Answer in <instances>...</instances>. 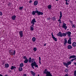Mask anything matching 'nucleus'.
Masks as SVG:
<instances>
[{"label":"nucleus","mask_w":76,"mask_h":76,"mask_svg":"<svg viewBox=\"0 0 76 76\" xmlns=\"http://www.w3.org/2000/svg\"><path fill=\"white\" fill-rule=\"evenodd\" d=\"M36 13H37L38 15H42L44 14V13L43 12L40 11H39L38 10H36L35 11H33L31 13L32 15H33V16L35 15Z\"/></svg>","instance_id":"f257e3e1"},{"label":"nucleus","mask_w":76,"mask_h":76,"mask_svg":"<svg viewBox=\"0 0 76 76\" xmlns=\"http://www.w3.org/2000/svg\"><path fill=\"white\" fill-rule=\"evenodd\" d=\"M43 74H46L45 76H53L50 72L48 71L47 69H45L43 71Z\"/></svg>","instance_id":"f03ea898"},{"label":"nucleus","mask_w":76,"mask_h":76,"mask_svg":"<svg viewBox=\"0 0 76 76\" xmlns=\"http://www.w3.org/2000/svg\"><path fill=\"white\" fill-rule=\"evenodd\" d=\"M63 64L66 67H68V66L72 64V62L71 61H69L67 63L66 62H64Z\"/></svg>","instance_id":"7ed1b4c3"},{"label":"nucleus","mask_w":76,"mask_h":76,"mask_svg":"<svg viewBox=\"0 0 76 76\" xmlns=\"http://www.w3.org/2000/svg\"><path fill=\"white\" fill-rule=\"evenodd\" d=\"M69 59H71V58H72L73 60H75L76 61V56L75 55H72L69 56L68 58Z\"/></svg>","instance_id":"20e7f679"},{"label":"nucleus","mask_w":76,"mask_h":76,"mask_svg":"<svg viewBox=\"0 0 76 76\" xmlns=\"http://www.w3.org/2000/svg\"><path fill=\"white\" fill-rule=\"evenodd\" d=\"M23 59H25V61H24V63H27L28 62V61H29V59H28V58L26 57V56H23Z\"/></svg>","instance_id":"39448f33"},{"label":"nucleus","mask_w":76,"mask_h":76,"mask_svg":"<svg viewBox=\"0 0 76 76\" xmlns=\"http://www.w3.org/2000/svg\"><path fill=\"white\" fill-rule=\"evenodd\" d=\"M9 53L10 55L12 56H13V55H15V53H16V52L15 50H14V52L12 51V50H9Z\"/></svg>","instance_id":"423d86ee"},{"label":"nucleus","mask_w":76,"mask_h":76,"mask_svg":"<svg viewBox=\"0 0 76 76\" xmlns=\"http://www.w3.org/2000/svg\"><path fill=\"white\" fill-rule=\"evenodd\" d=\"M19 34L20 38H22V37H23V32L22 31H20L19 32Z\"/></svg>","instance_id":"0eeeda50"},{"label":"nucleus","mask_w":76,"mask_h":76,"mask_svg":"<svg viewBox=\"0 0 76 76\" xmlns=\"http://www.w3.org/2000/svg\"><path fill=\"white\" fill-rule=\"evenodd\" d=\"M60 16H59V19L58 20V22H61V17L63 16L62 15V12H60Z\"/></svg>","instance_id":"6e6552de"},{"label":"nucleus","mask_w":76,"mask_h":76,"mask_svg":"<svg viewBox=\"0 0 76 76\" xmlns=\"http://www.w3.org/2000/svg\"><path fill=\"white\" fill-rule=\"evenodd\" d=\"M62 27L63 28H64L65 30H66V29H67V26H66V24L64 23H63Z\"/></svg>","instance_id":"1a4fd4ad"},{"label":"nucleus","mask_w":76,"mask_h":76,"mask_svg":"<svg viewBox=\"0 0 76 76\" xmlns=\"http://www.w3.org/2000/svg\"><path fill=\"white\" fill-rule=\"evenodd\" d=\"M62 33H61V32L59 31L57 34H56L57 36L58 37H62Z\"/></svg>","instance_id":"9d476101"},{"label":"nucleus","mask_w":76,"mask_h":76,"mask_svg":"<svg viewBox=\"0 0 76 76\" xmlns=\"http://www.w3.org/2000/svg\"><path fill=\"white\" fill-rule=\"evenodd\" d=\"M37 21L35 20V19L34 18L32 20L31 22V23H33V24H35L34 23H36Z\"/></svg>","instance_id":"9b49d317"},{"label":"nucleus","mask_w":76,"mask_h":76,"mask_svg":"<svg viewBox=\"0 0 76 76\" xmlns=\"http://www.w3.org/2000/svg\"><path fill=\"white\" fill-rule=\"evenodd\" d=\"M66 34H67V36L69 37H70L71 36V32L70 31H68L66 32Z\"/></svg>","instance_id":"f8f14e48"},{"label":"nucleus","mask_w":76,"mask_h":76,"mask_svg":"<svg viewBox=\"0 0 76 76\" xmlns=\"http://www.w3.org/2000/svg\"><path fill=\"white\" fill-rule=\"evenodd\" d=\"M30 72L32 76H35L36 75V73L34 72L33 71H31Z\"/></svg>","instance_id":"ddd939ff"},{"label":"nucleus","mask_w":76,"mask_h":76,"mask_svg":"<svg viewBox=\"0 0 76 76\" xmlns=\"http://www.w3.org/2000/svg\"><path fill=\"white\" fill-rule=\"evenodd\" d=\"M71 41H72V39L71 38H69V39L68 41V44H72Z\"/></svg>","instance_id":"4468645a"},{"label":"nucleus","mask_w":76,"mask_h":76,"mask_svg":"<svg viewBox=\"0 0 76 76\" xmlns=\"http://www.w3.org/2000/svg\"><path fill=\"white\" fill-rule=\"evenodd\" d=\"M33 63L35 67H37L38 68V65L37 64L36 62L34 61V62H33Z\"/></svg>","instance_id":"2eb2a0df"},{"label":"nucleus","mask_w":76,"mask_h":76,"mask_svg":"<svg viewBox=\"0 0 76 76\" xmlns=\"http://www.w3.org/2000/svg\"><path fill=\"white\" fill-rule=\"evenodd\" d=\"M16 16L15 15H14L11 18L12 20H15L16 19Z\"/></svg>","instance_id":"dca6fc26"},{"label":"nucleus","mask_w":76,"mask_h":76,"mask_svg":"<svg viewBox=\"0 0 76 76\" xmlns=\"http://www.w3.org/2000/svg\"><path fill=\"white\" fill-rule=\"evenodd\" d=\"M67 43V40H66V39H64V46H65L66 45V44Z\"/></svg>","instance_id":"f3484780"},{"label":"nucleus","mask_w":76,"mask_h":76,"mask_svg":"<svg viewBox=\"0 0 76 76\" xmlns=\"http://www.w3.org/2000/svg\"><path fill=\"white\" fill-rule=\"evenodd\" d=\"M67 48L69 49H72V45H69L67 46Z\"/></svg>","instance_id":"a211bd4d"},{"label":"nucleus","mask_w":76,"mask_h":76,"mask_svg":"<svg viewBox=\"0 0 76 76\" xmlns=\"http://www.w3.org/2000/svg\"><path fill=\"white\" fill-rule=\"evenodd\" d=\"M5 67H6V68H7L9 67V64H5Z\"/></svg>","instance_id":"6ab92c4d"},{"label":"nucleus","mask_w":76,"mask_h":76,"mask_svg":"<svg viewBox=\"0 0 76 76\" xmlns=\"http://www.w3.org/2000/svg\"><path fill=\"white\" fill-rule=\"evenodd\" d=\"M72 45L73 47H76V42H73L72 43Z\"/></svg>","instance_id":"aec40b11"},{"label":"nucleus","mask_w":76,"mask_h":76,"mask_svg":"<svg viewBox=\"0 0 76 76\" xmlns=\"http://www.w3.org/2000/svg\"><path fill=\"white\" fill-rule=\"evenodd\" d=\"M66 35L67 34H66V33H62V37H66Z\"/></svg>","instance_id":"412c9836"},{"label":"nucleus","mask_w":76,"mask_h":76,"mask_svg":"<svg viewBox=\"0 0 76 76\" xmlns=\"http://www.w3.org/2000/svg\"><path fill=\"white\" fill-rule=\"evenodd\" d=\"M34 4L35 6H37L38 4V1H35L34 3Z\"/></svg>","instance_id":"4be33fe9"},{"label":"nucleus","mask_w":76,"mask_h":76,"mask_svg":"<svg viewBox=\"0 0 76 76\" xmlns=\"http://www.w3.org/2000/svg\"><path fill=\"white\" fill-rule=\"evenodd\" d=\"M35 59H34V58H32L31 59V61H30V63L31 62V63H33V62H34V61H35Z\"/></svg>","instance_id":"5701e85b"},{"label":"nucleus","mask_w":76,"mask_h":76,"mask_svg":"<svg viewBox=\"0 0 76 76\" xmlns=\"http://www.w3.org/2000/svg\"><path fill=\"white\" fill-rule=\"evenodd\" d=\"M18 70L20 72H21V71H22V70H23L22 68V67H20L19 66Z\"/></svg>","instance_id":"b1692460"},{"label":"nucleus","mask_w":76,"mask_h":76,"mask_svg":"<svg viewBox=\"0 0 76 76\" xmlns=\"http://www.w3.org/2000/svg\"><path fill=\"white\" fill-rule=\"evenodd\" d=\"M36 40V38L35 37H33L32 38V41L33 42H35Z\"/></svg>","instance_id":"393cba45"},{"label":"nucleus","mask_w":76,"mask_h":76,"mask_svg":"<svg viewBox=\"0 0 76 76\" xmlns=\"http://www.w3.org/2000/svg\"><path fill=\"white\" fill-rule=\"evenodd\" d=\"M51 7H52L51 5H49L48 6V8L49 9H51Z\"/></svg>","instance_id":"a878e982"},{"label":"nucleus","mask_w":76,"mask_h":76,"mask_svg":"<svg viewBox=\"0 0 76 76\" xmlns=\"http://www.w3.org/2000/svg\"><path fill=\"white\" fill-rule=\"evenodd\" d=\"M31 67H32V68H33V69H34V63H31Z\"/></svg>","instance_id":"bb28decb"},{"label":"nucleus","mask_w":76,"mask_h":76,"mask_svg":"<svg viewBox=\"0 0 76 76\" xmlns=\"http://www.w3.org/2000/svg\"><path fill=\"white\" fill-rule=\"evenodd\" d=\"M16 67L13 66H12L11 68V70H13L14 69H16Z\"/></svg>","instance_id":"cd10ccee"},{"label":"nucleus","mask_w":76,"mask_h":76,"mask_svg":"<svg viewBox=\"0 0 76 76\" xmlns=\"http://www.w3.org/2000/svg\"><path fill=\"white\" fill-rule=\"evenodd\" d=\"M53 39L55 41H57V38H56L55 37H52Z\"/></svg>","instance_id":"c85d7f7f"},{"label":"nucleus","mask_w":76,"mask_h":76,"mask_svg":"<svg viewBox=\"0 0 76 76\" xmlns=\"http://www.w3.org/2000/svg\"><path fill=\"white\" fill-rule=\"evenodd\" d=\"M23 66V63H21L20 64V67H22Z\"/></svg>","instance_id":"c756f323"},{"label":"nucleus","mask_w":76,"mask_h":76,"mask_svg":"<svg viewBox=\"0 0 76 76\" xmlns=\"http://www.w3.org/2000/svg\"><path fill=\"white\" fill-rule=\"evenodd\" d=\"M31 31H34V28L32 27H30V29Z\"/></svg>","instance_id":"7c9ffc66"},{"label":"nucleus","mask_w":76,"mask_h":76,"mask_svg":"<svg viewBox=\"0 0 76 76\" xmlns=\"http://www.w3.org/2000/svg\"><path fill=\"white\" fill-rule=\"evenodd\" d=\"M28 59L29 60V63H30V61H31V60L32 59V58H31V57H30Z\"/></svg>","instance_id":"2f4dec72"},{"label":"nucleus","mask_w":76,"mask_h":76,"mask_svg":"<svg viewBox=\"0 0 76 76\" xmlns=\"http://www.w3.org/2000/svg\"><path fill=\"white\" fill-rule=\"evenodd\" d=\"M33 50H34V51H36L37 50V48H33Z\"/></svg>","instance_id":"473e14b6"},{"label":"nucleus","mask_w":76,"mask_h":76,"mask_svg":"<svg viewBox=\"0 0 76 76\" xmlns=\"http://www.w3.org/2000/svg\"><path fill=\"white\" fill-rule=\"evenodd\" d=\"M23 7H19V9L20 10H22V9H23Z\"/></svg>","instance_id":"72a5a7b5"},{"label":"nucleus","mask_w":76,"mask_h":76,"mask_svg":"<svg viewBox=\"0 0 76 76\" xmlns=\"http://www.w3.org/2000/svg\"><path fill=\"white\" fill-rule=\"evenodd\" d=\"M74 76H76V70L74 71Z\"/></svg>","instance_id":"f704fd0d"},{"label":"nucleus","mask_w":76,"mask_h":76,"mask_svg":"<svg viewBox=\"0 0 76 76\" xmlns=\"http://www.w3.org/2000/svg\"><path fill=\"white\" fill-rule=\"evenodd\" d=\"M51 19L53 20H55L56 19V18L54 17H53Z\"/></svg>","instance_id":"c9c22d12"},{"label":"nucleus","mask_w":76,"mask_h":76,"mask_svg":"<svg viewBox=\"0 0 76 76\" xmlns=\"http://www.w3.org/2000/svg\"><path fill=\"white\" fill-rule=\"evenodd\" d=\"M69 71V69H65V72H67Z\"/></svg>","instance_id":"e433bc0d"},{"label":"nucleus","mask_w":76,"mask_h":76,"mask_svg":"<svg viewBox=\"0 0 76 76\" xmlns=\"http://www.w3.org/2000/svg\"><path fill=\"white\" fill-rule=\"evenodd\" d=\"M65 1H66V3H65L66 4V5H68L69 4V3H67V1L66 0Z\"/></svg>","instance_id":"4c0bfd02"},{"label":"nucleus","mask_w":76,"mask_h":76,"mask_svg":"<svg viewBox=\"0 0 76 76\" xmlns=\"http://www.w3.org/2000/svg\"><path fill=\"white\" fill-rule=\"evenodd\" d=\"M3 15V13H2V12H0V16H2Z\"/></svg>","instance_id":"58836bf2"},{"label":"nucleus","mask_w":76,"mask_h":76,"mask_svg":"<svg viewBox=\"0 0 76 76\" xmlns=\"http://www.w3.org/2000/svg\"><path fill=\"white\" fill-rule=\"evenodd\" d=\"M29 3H32V0H30L29 1H28Z\"/></svg>","instance_id":"ea45409f"},{"label":"nucleus","mask_w":76,"mask_h":76,"mask_svg":"<svg viewBox=\"0 0 76 76\" xmlns=\"http://www.w3.org/2000/svg\"><path fill=\"white\" fill-rule=\"evenodd\" d=\"M51 35H52V38L53 37H54V35H53V32L52 33Z\"/></svg>","instance_id":"a19ab883"},{"label":"nucleus","mask_w":76,"mask_h":76,"mask_svg":"<svg viewBox=\"0 0 76 76\" xmlns=\"http://www.w3.org/2000/svg\"><path fill=\"white\" fill-rule=\"evenodd\" d=\"M72 26L73 28H75V26L74 25H72Z\"/></svg>","instance_id":"79ce46f5"},{"label":"nucleus","mask_w":76,"mask_h":76,"mask_svg":"<svg viewBox=\"0 0 76 76\" xmlns=\"http://www.w3.org/2000/svg\"><path fill=\"white\" fill-rule=\"evenodd\" d=\"M23 76H27V75H26V74H24V75H23Z\"/></svg>","instance_id":"37998d69"},{"label":"nucleus","mask_w":76,"mask_h":76,"mask_svg":"<svg viewBox=\"0 0 76 76\" xmlns=\"http://www.w3.org/2000/svg\"><path fill=\"white\" fill-rule=\"evenodd\" d=\"M39 61H41V57H39Z\"/></svg>","instance_id":"c03bdc74"},{"label":"nucleus","mask_w":76,"mask_h":76,"mask_svg":"<svg viewBox=\"0 0 76 76\" xmlns=\"http://www.w3.org/2000/svg\"><path fill=\"white\" fill-rule=\"evenodd\" d=\"M31 24H32V26L34 27V24H35L31 23Z\"/></svg>","instance_id":"a18cd8bd"},{"label":"nucleus","mask_w":76,"mask_h":76,"mask_svg":"<svg viewBox=\"0 0 76 76\" xmlns=\"http://www.w3.org/2000/svg\"><path fill=\"white\" fill-rule=\"evenodd\" d=\"M74 64H75V65L76 66V62H75V63L74 62Z\"/></svg>","instance_id":"49530a36"},{"label":"nucleus","mask_w":76,"mask_h":76,"mask_svg":"<svg viewBox=\"0 0 76 76\" xmlns=\"http://www.w3.org/2000/svg\"><path fill=\"white\" fill-rule=\"evenodd\" d=\"M74 61V60H73V59H71V61Z\"/></svg>","instance_id":"de8ad7c7"},{"label":"nucleus","mask_w":76,"mask_h":76,"mask_svg":"<svg viewBox=\"0 0 76 76\" xmlns=\"http://www.w3.org/2000/svg\"><path fill=\"white\" fill-rule=\"evenodd\" d=\"M39 64H41V61H39Z\"/></svg>","instance_id":"09e8293b"},{"label":"nucleus","mask_w":76,"mask_h":76,"mask_svg":"<svg viewBox=\"0 0 76 76\" xmlns=\"http://www.w3.org/2000/svg\"><path fill=\"white\" fill-rule=\"evenodd\" d=\"M44 45V46H46V43Z\"/></svg>","instance_id":"8fccbe9b"},{"label":"nucleus","mask_w":76,"mask_h":76,"mask_svg":"<svg viewBox=\"0 0 76 76\" xmlns=\"http://www.w3.org/2000/svg\"><path fill=\"white\" fill-rule=\"evenodd\" d=\"M59 23H61V21H60L59 22Z\"/></svg>","instance_id":"3c124183"},{"label":"nucleus","mask_w":76,"mask_h":76,"mask_svg":"<svg viewBox=\"0 0 76 76\" xmlns=\"http://www.w3.org/2000/svg\"><path fill=\"white\" fill-rule=\"evenodd\" d=\"M0 76H3V75H1V74H0Z\"/></svg>","instance_id":"603ef678"},{"label":"nucleus","mask_w":76,"mask_h":76,"mask_svg":"<svg viewBox=\"0 0 76 76\" xmlns=\"http://www.w3.org/2000/svg\"><path fill=\"white\" fill-rule=\"evenodd\" d=\"M56 1H58V0H55Z\"/></svg>","instance_id":"864d4df0"},{"label":"nucleus","mask_w":76,"mask_h":76,"mask_svg":"<svg viewBox=\"0 0 76 76\" xmlns=\"http://www.w3.org/2000/svg\"><path fill=\"white\" fill-rule=\"evenodd\" d=\"M37 76H39V75H37Z\"/></svg>","instance_id":"5fc2aeb1"},{"label":"nucleus","mask_w":76,"mask_h":76,"mask_svg":"<svg viewBox=\"0 0 76 76\" xmlns=\"http://www.w3.org/2000/svg\"><path fill=\"white\" fill-rule=\"evenodd\" d=\"M10 72H12V71H11V70H10Z\"/></svg>","instance_id":"6e6d98bb"},{"label":"nucleus","mask_w":76,"mask_h":76,"mask_svg":"<svg viewBox=\"0 0 76 76\" xmlns=\"http://www.w3.org/2000/svg\"><path fill=\"white\" fill-rule=\"evenodd\" d=\"M66 1H68L69 0H65V1H66Z\"/></svg>","instance_id":"4d7b16f0"},{"label":"nucleus","mask_w":76,"mask_h":76,"mask_svg":"<svg viewBox=\"0 0 76 76\" xmlns=\"http://www.w3.org/2000/svg\"><path fill=\"white\" fill-rule=\"evenodd\" d=\"M68 1V2L69 1Z\"/></svg>","instance_id":"13d9d810"}]
</instances>
